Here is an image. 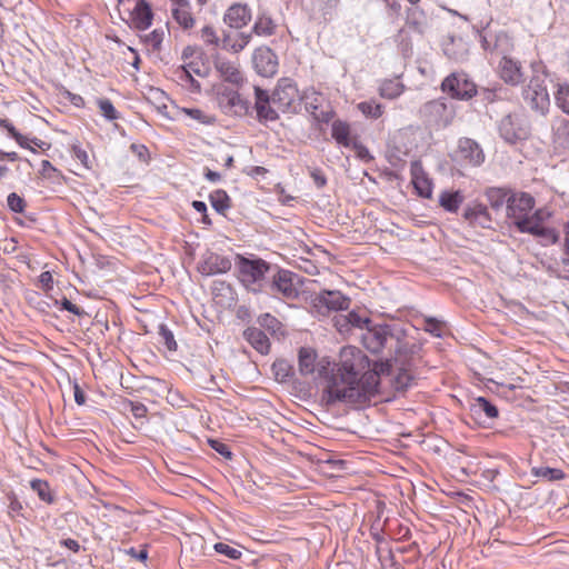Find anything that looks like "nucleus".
<instances>
[{"mask_svg":"<svg viewBox=\"0 0 569 569\" xmlns=\"http://www.w3.org/2000/svg\"><path fill=\"white\" fill-rule=\"evenodd\" d=\"M360 338L365 348L372 353H379L383 349L389 348L393 350V355L403 356V350L408 348L405 342L391 332L389 326L386 325L367 327Z\"/></svg>","mask_w":569,"mask_h":569,"instance_id":"nucleus-3","label":"nucleus"},{"mask_svg":"<svg viewBox=\"0 0 569 569\" xmlns=\"http://www.w3.org/2000/svg\"><path fill=\"white\" fill-rule=\"evenodd\" d=\"M159 336L168 350H177V342L174 340L173 333L166 326L161 325L159 327Z\"/></svg>","mask_w":569,"mask_h":569,"instance_id":"nucleus-51","label":"nucleus"},{"mask_svg":"<svg viewBox=\"0 0 569 569\" xmlns=\"http://www.w3.org/2000/svg\"><path fill=\"white\" fill-rule=\"evenodd\" d=\"M128 407L136 419H143L146 417L147 407L144 405L129 401Z\"/></svg>","mask_w":569,"mask_h":569,"instance_id":"nucleus-59","label":"nucleus"},{"mask_svg":"<svg viewBox=\"0 0 569 569\" xmlns=\"http://www.w3.org/2000/svg\"><path fill=\"white\" fill-rule=\"evenodd\" d=\"M459 156L471 166H480L485 160V154L480 146L470 138H462L458 144Z\"/></svg>","mask_w":569,"mask_h":569,"instance_id":"nucleus-23","label":"nucleus"},{"mask_svg":"<svg viewBox=\"0 0 569 569\" xmlns=\"http://www.w3.org/2000/svg\"><path fill=\"white\" fill-rule=\"evenodd\" d=\"M30 487L33 491H36L39 498L46 502H53V497L51 495L49 485L47 481L41 479H33L30 481Z\"/></svg>","mask_w":569,"mask_h":569,"instance_id":"nucleus-42","label":"nucleus"},{"mask_svg":"<svg viewBox=\"0 0 569 569\" xmlns=\"http://www.w3.org/2000/svg\"><path fill=\"white\" fill-rule=\"evenodd\" d=\"M470 412L476 418L486 422V419H496L499 415L498 408L483 397L473 399L470 403Z\"/></svg>","mask_w":569,"mask_h":569,"instance_id":"nucleus-26","label":"nucleus"},{"mask_svg":"<svg viewBox=\"0 0 569 569\" xmlns=\"http://www.w3.org/2000/svg\"><path fill=\"white\" fill-rule=\"evenodd\" d=\"M7 203L10 210L17 213H21L24 211L26 201L16 192H12L7 198Z\"/></svg>","mask_w":569,"mask_h":569,"instance_id":"nucleus-52","label":"nucleus"},{"mask_svg":"<svg viewBox=\"0 0 569 569\" xmlns=\"http://www.w3.org/2000/svg\"><path fill=\"white\" fill-rule=\"evenodd\" d=\"M413 186L418 191L419 196L423 198H430L432 193L431 182L423 176H415L413 177Z\"/></svg>","mask_w":569,"mask_h":569,"instance_id":"nucleus-47","label":"nucleus"},{"mask_svg":"<svg viewBox=\"0 0 569 569\" xmlns=\"http://www.w3.org/2000/svg\"><path fill=\"white\" fill-rule=\"evenodd\" d=\"M231 260L216 252L207 251L198 262V271L206 277L226 273L231 269Z\"/></svg>","mask_w":569,"mask_h":569,"instance_id":"nucleus-16","label":"nucleus"},{"mask_svg":"<svg viewBox=\"0 0 569 569\" xmlns=\"http://www.w3.org/2000/svg\"><path fill=\"white\" fill-rule=\"evenodd\" d=\"M236 267L238 278L246 288L253 292L261 290V282L270 269L268 262L262 259H249L238 254Z\"/></svg>","mask_w":569,"mask_h":569,"instance_id":"nucleus-5","label":"nucleus"},{"mask_svg":"<svg viewBox=\"0 0 569 569\" xmlns=\"http://www.w3.org/2000/svg\"><path fill=\"white\" fill-rule=\"evenodd\" d=\"M213 549L218 553L224 555L229 559H233V560L239 559L241 557V555H242L240 550H238L236 548H232L231 546H229L227 543H223V542H217L213 546Z\"/></svg>","mask_w":569,"mask_h":569,"instance_id":"nucleus-49","label":"nucleus"},{"mask_svg":"<svg viewBox=\"0 0 569 569\" xmlns=\"http://www.w3.org/2000/svg\"><path fill=\"white\" fill-rule=\"evenodd\" d=\"M523 98L529 103L531 109L546 114L549 110L550 98L545 79L540 76H535L530 79L529 83L523 90Z\"/></svg>","mask_w":569,"mask_h":569,"instance_id":"nucleus-10","label":"nucleus"},{"mask_svg":"<svg viewBox=\"0 0 569 569\" xmlns=\"http://www.w3.org/2000/svg\"><path fill=\"white\" fill-rule=\"evenodd\" d=\"M216 101L219 109L228 116H241L247 111V103L243 101L237 90L226 84H217L213 87Z\"/></svg>","mask_w":569,"mask_h":569,"instance_id":"nucleus-9","label":"nucleus"},{"mask_svg":"<svg viewBox=\"0 0 569 569\" xmlns=\"http://www.w3.org/2000/svg\"><path fill=\"white\" fill-rule=\"evenodd\" d=\"M210 202L219 213H224L230 208V198L224 190L213 191L210 194Z\"/></svg>","mask_w":569,"mask_h":569,"instance_id":"nucleus-38","label":"nucleus"},{"mask_svg":"<svg viewBox=\"0 0 569 569\" xmlns=\"http://www.w3.org/2000/svg\"><path fill=\"white\" fill-rule=\"evenodd\" d=\"M172 22L184 33L191 34L197 26V14L190 0H170Z\"/></svg>","mask_w":569,"mask_h":569,"instance_id":"nucleus-12","label":"nucleus"},{"mask_svg":"<svg viewBox=\"0 0 569 569\" xmlns=\"http://www.w3.org/2000/svg\"><path fill=\"white\" fill-rule=\"evenodd\" d=\"M313 307L322 315L331 310H346L350 300L340 291H323L312 300Z\"/></svg>","mask_w":569,"mask_h":569,"instance_id":"nucleus-18","label":"nucleus"},{"mask_svg":"<svg viewBox=\"0 0 569 569\" xmlns=\"http://www.w3.org/2000/svg\"><path fill=\"white\" fill-rule=\"evenodd\" d=\"M481 46L487 51H497L498 53H506L511 47L510 38L505 32H499L495 37L488 33H481Z\"/></svg>","mask_w":569,"mask_h":569,"instance_id":"nucleus-27","label":"nucleus"},{"mask_svg":"<svg viewBox=\"0 0 569 569\" xmlns=\"http://www.w3.org/2000/svg\"><path fill=\"white\" fill-rule=\"evenodd\" d=\"M39 282L42 287V289L44 290H50L52 288V283H53V278H52V274L51 272L49 271H43L40 276H39Z\"/></svg>","mask_w":569,"mask_h":569,"instance_id":"nucleus-62","label":"nucleus"},{"mask_svg":"<svg viewBox=\"0 0 569 569\" xmlns=\"http://www.w3.org/2000/svg\"><path fill=\"white\" fill-rule=\"evenodd\" d=\"M300 97L301 102H303L306 106V109L312 112L319 108L322 100L321 96L312 89L306 90Z\"/></svg>","mask_w":569,"mask_h":569,"instance_id":"nucleus-44","label":"nucleus"},{"mask_svg":"<svg viewBox=\"0 0 569 569\" xmlns=\"http://www.w3.org/2000/svg\"><path fill=\"white\" fill-rule=\"evenodd\" d=\"M299 277L289 270H278L273 274L270 289L273 293H279L283 299L292 300L299 296Z\"/></svg>","mask_w":569,"mask_h":569,"instance_id":"nucleus-13","label":"nucleus"},{"mask_svg":"<svg viewBox=\"0 0 569 569\" xmlns=\"http://www.w3.org/2000/svg\"><path fill=\"white\" fill-rule=\"evenodd\" d=\"M500 137L513 144L523 141L530 136V124L522 113L512 112L506 114L498 126Z\"/></svg>","mask_w":569,"mask_h":569,"instance_id":"nucleus-6","label":"nucleus"},{"mask_svg":"<svg viewBox=\"0 0 569 569\" xmlns=\"http://www.w3.org/2000/svg\"><path fill=\"white\" fill-rule=\"evenodd\" d=\"M421 113L430 123H433L438 127L449 126L455 118L452 107H449L442 100H432L427 102L422 107Z\"/></svg>","mask_w":569,"mask_h":569,"instance_id":"nucleus-14","label":"nucleus"},{"mask_svg":"<svg viewBox=\"0 0 569 569\" xmlns=\"http://www.w3.org/2000/svg\"><path fill=\"white\" fill-rule=\"evenodd\" d=\"M340 321H345L346 323H349L350 329L358 328L361 330H366L367 327L370 325V320L368 318H362L356 312H350L347 316H342L340 318Z\"/></svg>","mask_w":569,"mask_h":569,"instance_id":"nucleus-46","label":"nucleus"},{"mask_svg":"<svg viewBox=\"0 0 569 569\" xmlns=\"http://www.w3.org/2000/svg\"><path fill=\"white\" fill-rule=\"evenodd\" d=\"M73 393H74V401L82 406L84 405L86 402V396L83 393V391L81 390V388L76 383L74 387H73Z\"/></svg>","mask_w":569,"mask_h":569,"instance_id":"nucleus-64","label":"nucleus"},{"mask_svg":"<svg viewBox=\"0 0 569 569\" xmlns=\"http://www.w3.org/2000/svg\"><path fill=\"white\" fill-rule=\"evenodd\" d=\"M276 24L267 16H259L252 27V32L260 37H270L274 33Z\"/></svg>","mask_w":569,"mask_h":569,"instance_id":"nucleus-35","label":"nucleus"},{"mask_svg":"<svg viewBox=\"0 0 569 569\" xmlns=\"http://www.w3.org/2000/svg\"><path fill=\"white\" fill-rule=\"evenodd\" d=\"M487 196H488V200L490 202V206L493 209H499V208H501L503 206L505 202H507L506 193L502 190H500V189L489 190Z\"/></svg>","mask_w":569,"mask_h":569,"instance_id":"nucleus-50","label":"nucleus"},{"mask_svg":"<svg viewBox=\"0 0 569 569\" xmlns=\"http://www.w3.org/2000/svg\"><path fill=\"white\" fill-rule=\"evenodd\" d=\"M531 475L548 481H556L565 478V473L561 469L550 467H533L531 469Z\"/></svg>","mask_w":569,"mask_h":569,"instance_id":"nucleus-37","label":"nucleus"},{"mask_svg":"<svg viewBox=\"0 0 569 569\" xmlns=\"http://www.w3.org/2000/svg\"><path fill=\"white\" fill-rule=\"evenodd\" d=\"M273 370L278 379L284 381L289 377L290 366L281 360L273 363Z\"/></svg>","mask_w":569,"mask_h":569,"instance_id":"nucleus-56","label":"nucleus"},{"mask_svg":"<svg viewBox=\"0 0 569 569\" xmlns=\"http://www.w3.org/2000/svg\"><path fill=\"white\" fill-rule=\"evenodd\" d=\"M465 200L461 191L445 190L439 196V204L449 212H457Z\"/></svg>","mask_w":569,"mask_h":569,"instance_id":"nucleus-32","label":"nucleus"},{"mask_svg":"<svg viewBox=\"0 0 569 569\" xmlns=\"http://www.w3.org/2000/svg\"><path fill=\"white\" fill-rule=\"evenodd\" d=\"M405 91V86L398 79L385 80L380 84L379 94L386 99H396Z\"/></svg>","mask_w":569,"mask_h":569,"instance_id":"nucleus-34","label":"nucleus"},{"mask_svg":"<svg viewBox=\"0 0 569 569\" xmlns=\"http://www.w3.org/2000/svg\"><path fill=\"white\" fill-rule=\"evenodd\" d=\"M463 218L472 226L490 228L491 224L488 209L481 203L469 204L463 211Z\"/></svg>","mask_w":569,"mask_h":569,"instance_id":"nucleus-24","label":"nucleus"},{"mask_svg":"<svg viewBox=\"0 0 569 569\" xmlns=\"http://www.w3.org/2000/svg\"><path fill=\"white\" fill-rule=\"evenodd\" d=\"M199 38L207 46L219 47L221 40L217 33V30L211 24L203 26L199 31Z\"/></svg>","mask_w":569,"mask_h":569,"instance_id":"nucleus-40","label":"nucleus"},{"mask_svg":"<svg viewBox=\"0 0 569 569\" xmlns=\"http://www.w3.org/2000/svg\"><path fill=\"white\" fill-rule=\"evenodd\" d=\"M552 143L556 149H569V120L556 117L551 122Z\"/></svg>","mask_w":569,"mask_h":569,"instance_id":"nucleus-25","label":"nucleus"},{"mask_svg":"<svg viewBox=\"0 0 569 569\" xmlns=\"http://www.w3.org/2000/svg\"><path fill=\"white\" fill-rule=\"evenodd\" d=\"M533 207L535 199L529 193H513L507 199V216L521 232L545 238L552 243L556 242L558 240L557 232L543 226V222L550 217V212L546 209L531 212Z\"/></svg>","mask_w":569,"mask_h":569,"instance_id":"nucleus-2","label":"nucleus"},{"mask_svg":"<svg viewBox=\"0 0 569 569\" xmlns=\"http://www.w3.org/2000/svg\"><path fill=\"white\" fill-rule=\"evenodd\" d=\"M258 322H259V325L261 327H264V328L270 329L272 331H274L276 328L279 325L278 320L273 316H271L269 313L261 315L258 318Z\"/></svg>","mask_w":569,"mask_h":569,"instance_id":"nucleus-57","label":"nucleus"},{"mask_svg":"<svg viewBox=\"0 0 569 569\" xmlns=\"http://www.w3.org/2000/svg\"><path fill=\"white\" fill-rule=\"evenodd\" d=\"M251 33L239 32L236 34H224L220 47L227 51L232 53H239L242 51L250 42Z\"/></svg>","mask_w":569,"mask_h":569,"instance_id":"nucleus-30","label":"nucleus"},{"mask_svg":"<svg viewBox=\"0 0 569 569\" xmlns=\"http://www.w3.org/2000/svg\"><path fill=\"white\" fill-rule=\"evenodd\" d=\"M210 447L216 450L219 455L224 457L226 459H231V451L229 450V447L219 440H209Z\"/></svg>","mask_w":569,"mask_h":569,"instance_id":"nucleus-58","label":"nucleus"},{"mask_svg":"<svg viewBox=\"0 0 569 569\" xmlns=\"http://www.w3.org/2000/svg\"><path fill=\"white\" fill-rule=\"evenodd\" d=\"M191 71H196L191 64H189L188 67H183L180 71H179V79L180 81L182 82H186V83H189L190 88L194 89V90H199L200 89V83L194 80L191 76Z\"/></svg>","mask_w":569,"mask_h":569,"instance_id":"nucleus-53","label":"nucleus"},{"mask_svg":"<svg viewBox=\"0 0 569 569\" xmlns=\"http://www.w3.org/2000/svg\"><path fill=\"white\" fill-rule=\"evenodd\" d=\"M57 172V169L51 164L50 161L48 160H42L41 162V170H40V174L43 177V178H52L53 177V173Z\"/></svg>","mask_w":569,"mask_h":569,"instance_id":"nucleus-61","label":"nucleus"},{"mask_svg":"<svg viewBox=\"0 0 569 569\" xmlns=\"http://www.w3.org/2000/svg\"><path fill=\"white\" fill-rule=\"evenodd\" d=\"M358 109L366 116L378 119L383 113V107L375 101H363L358 104Z\"/></svg>","mask_w":569,"mask_h":569,"instance_id":"nucleus-43","label":"nucleus"},{"mask_svg":"<svg viewBox=\"0 0 569 569\" xmlns=\"http://www.w3.org/2000/svg\"><path fill=\"white\" fill-rule=\"evenodd\" d=\"M406 24L415 32L422 34L427 29V17L419 8H411L407 11Z\"/></svg>","mask_w":569,"mask_h":569,"instance_id":"nucleus-33","label":"nucleus"},{"mask_svg":"<svg viewBox=\"0 0 569 569\" xmlns=\"http://www.w3.org/2000/svg\"><path fill=\"white\" fill-rule=\"evenodd\" d=\"M254 109L260 122L276 121L279 118L281 111L272 103V96L266 90L254 87Z\"/></svg>","mask_w":569,"mask_h":569,"instance_id":"nucleus-19","label":"nucleus"},{"mask_svg":"<svg viewBox=\"0 0 569 569\" xmlns=\"http://www.w3.org/2000/svg\"><path fill=\"white\" fill-rule=\"evenodd\" d=\"M321 392L327 408L343 403L361 406L378 391V372L369 370V360L356 347H345L339 363L330 365Z\"/></svg>","mask_w":569,"mask_h":569,"instance_id":"nucleus-1","label":"nucleus"},{"mask_svg":"<svg viewBox=\"0 0 569 569\" xmlns=\"http://www.w3.org/2000/svg\"><path fill=\"white\" fill-rule=\"evenodd\" d=\"M351 148L356 151L357 157L365 161L369 162L372 160V156L370 154L369 150L358 141V139L351 144Z\"/></svg>","mask_w":569,"mask_h":569,"instance_id":"nucleus-55","label":"nucleus"},{"mask_svg":"<svg viewBox=\"0 0 569 569\" xmlns=\"http://www.w3.org/2000/svg\"><path fill=\"white\" fill-rule=\"evenodd\" d=\"M0 127L6 129L21 148L34 151V149L28 144V138L19 133L8 119H0Z\"/></svg>","mask_w":569,"mask_h":569,"instance_id":"nucleus-41","label":"nucleus"},{"mask_svg":"<svg viewBox=\"0 0 569 569\" xmlns=\"http://www.w3.org/2000/svg\"><path fill=\"white\" fill-rule=\"evenodd\" d=\"M331 137L342 147L349 148L357 140L352 134L350 124L342 120H335L331 124Z\"/></svg>","mask_w":569,"mask_h":569,"instance_id":"nucleus-28","label":"nucleus"},{"mask_svg":"<svg viewBox=\"0 0 569 569\" xmlns=\"http://www.w3.org/2000/svg\"><path fill=\"white\" fill-rule=\"evenodd\" d=\"M9 515L13 516L14 513H18L22 509V506L16 497H9Z\"/></svg>","mask_w":569,"mask_h":569,"instance_id":"nucleus-63","label":"nucleus"},{"mask_svg":"<svg viewBox=\"0 0 569 569\" xmlns=\"http://www.w3.org/2000/svg\"><path fill=\"white\" fill-rule=\"evenodd\" d=\"M243 336L246 340L260 353L266 355L269 352L270 342L267 335L258 328H248L244 330Z\"/></svg>","mask_w":569,"mask_h":569,"instance_id":"nucleus-31","label":"nucleus"},{"mask_svg":"<svg viewBox=\"0 0 569 569\" xmlns=\"http://www.w3.org/2000/svg\"><path fill=\"white\" fill-rule=\"evenodd\" d=\"M99 109L102 116L108 120L118 119V112L114 109L112 102L109 99H100L98 100Z\"/></svg>","mask_w":569,"mask_h":569,"instance_id":"nucleus-48","label":"nucleus"},{"mask_svg":"<svg viewBox=\"0 0 569 569\" xmlns=\"http://www.w3.org/2000/svg\"><path fill=\"white\" fill-rule=\"evenodd\" d=\"M74 157L83 164L84 168L89 169L90 166V159L86 150L81 149L78 146H74L72 148Z\"/></svg>","mask_w":569,"mask_h":569,"instance_id":"nucleus-60","label":"nucleus"},{"mask_svg":"<svg viewBox=\"0 0 569 569\" xmlns=\"http://www.w3.org/2000/svg\"><path fill=\"white\" fill-rule=\"evenodd\" d=\"M402 355H392L390 358H386L385 361L376 362L372 371L378 372V379L381 375H393V386L398 391L406 390L411 381L412 376L409 372L411 353L408 348L403 350Z\"/></svg>","mask_w":569,"mask_h":569,"instance_id":"nucleus-4","label":"nucleus"},{"mask_svg":"<svg viewBox=\"0 0 569 569\" xmlns=\"http://www.w3.org/2000/svg\"><path fill=\"white\" fill-rule=\"evenodd\" d=\"M204 556V540L201 536L191 538L190 547H184L181 551V567L183 569H193Z\"/></svg>","mask_w":569,"mask_h":569,"instance_id":"nucleus-21","label":"nucleus"},{"mask_svg":"<svg viewBox=\"0 0 569 569\" xmlns=\"http://www.w3.org/2000/svg\"><path fill=\"white\" fill-rule=\"evenodd\" d=\"M443 92L452 98L468 100L477 93L476 84L463 72H453L449 74L441 83Z\"/></svg>","mask_w":569,"mask_h":569,"instance_id":"nucleus-11","label":"nucleus"},{"mask_svg":"<svg viewBox=\"0 0 569 569\" xmlns=\"http://www.w3.org/2000/svg\"><path fill=\"white\" fill-rule=\"evenodd\" d=\"M425 330L435 337H441L443 332L442 323L436 319H427Z\"/></svg>","mask_w":569,"mask_h":569,"instance_id":"nucleus-54","label":"nucleus"},{"mask_svg":"<svg viewBox=\"0 0 569 569\" xmlns=\"http://www.w3.org/2000/svg\"><path fill=\"white\" fill-rule=\"evenodd\" d=\"M143 42L151 47L153 50H160L162 41L164 39V30L163 29H154L151 32L147 33L143 38Z\"/></svg>","mask_w":569,"mask_h":569,"instance_id":"nucleus-45","label":"nucleus"},{"mask_svg":"<svg viewBox=\"0 0 569 569\" xmlns=\"http://www.w3.org/2000/svg\"><path fill=\"white\" fill-rule=\"evenodd\" d=\"M213 66L224 81L234 86H240L243 82L242 72L236 62L217 54L213 57Z\"/></svg>","mask_w":569,"mask_h":569,"instance_id":"nucleus-20","label":"nucleus"},{"mask_svg":"<svg viewBox=\"0 0 569 569\" xmlns=\"http://www.w3.org/2000/svg\"><path fill=\"white\" fill-rule=\"evenodd\" d=\"M555 101L557 107L566 114L569 116V84L559 83L555 92Z\"/></svg>","mask_w":569,"mask_h":569,"instance_id":"nucleus-39","label":"nucleus"},{"mask_svg":"<svg viewBox=\"0 0 569 569\" xmlns=\"http://www.w3.org/2000/svg\"><path fill=\"white\" fill-rule=\"evenodd\" d=\"M153 10L147 0H133V7L129 11L128 24L138 31L148 30L153 21Z\"/></svg>","mask_w":569,"mask_h":569,"instance_id":"nucleus-15","label":"nucleus"},{"mask_svg":"<svg viewBox=\"0 0 569 569\" xmlns=\"http://www.w3.org/2000/svg\"><path fill=\"white\" fill-rule=\"evenodd\" d=\"M253 68L262 77H273L278 71V58L269 47H259L252 54Z\"/></svg>","mask_w":569,"mask_h":569,"instance_id":"nucleus-17","label":"nucleus"},{"mask_svg":"<svg viewBox=\"0 0 569 569\" xmlns=\"http://www.w3.org/2000/svg\"><path fill=\"white\" fill-rule=\"evenodd\" d=\"M301 94L297 86L290 79L279 80L273 93L272 103L284 112H297L301 103Z\"/></svg>","mask_w":569,"mask_h":569,"instance_id":"nucleus-7","label":"nucleus"},{"mask_svg":"<svg viewBox=\"0 0 569 569\" xmlns=\"http://www.w3.org/2000/svg\"><path fill=\"white\" fill-rule=\"evenodd\" d=\"M180 113L189 117L191 120L200 124H213L217 120L214 116L208 114L198 108H182Z\"/></svg>","mask_w":569,"mask_h":569,"instance_id":"nucleus-36","label":"nucleus"},{"mask_svg":"<svg viewBox=\"0 0 569 569\" xmlns=\"http://www.w3.org/2000/svg\"><path fill=\"white\" fill-rule=\"evenodd\" d=\"M223 20L230 28L241 29L251 20V10L247 4L234 3L228 8Z\"/></svg>","mask_w":569,"mask_h":569,"instance_id":"nucleus-22","label":"nucleus"},{"mask_svg":"<svg viewBox=\"0 0 569 569\" xmlns=\"http://www.w3.org/2000/svg\"><path fill=\"white\" fill-rule=\"evenodd\" d=\"M331 362L327 357L317 359V353L311 348H301L298 355V370L303 377L322 378L330 370Z\"/></svg>","mask_w":569,"mask_h":569,"instance_id":"nucleus-8","label":"nucleus"},{"mask_svg":"<svg viewBox=\"0 0 569 569\" xmlns=\"http://www.w3.org/2000/svg\"><path fill=\"white\" fill-rule=\"evenodd\" d=\"M498 69L499 74L505 82L510 84H517L520 82L522 74L518 62L503 56L499 62Z\"/></svg>","mask_w":569,"mask_h":569,"instance_id":"nucleus-29","label":"nucleus"}]
</instances>
